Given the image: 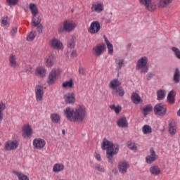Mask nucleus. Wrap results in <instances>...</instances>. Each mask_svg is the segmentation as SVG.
Here are the masks:
<instances>
[{
  "label": "nucleus",
  "instance_id": "1",
  "mask_svg": "<svg viewBox=\"0 0 180 180\" xmlns=\"http://www.w3.org/2000/svg\"><path fill=\"white\" fill-rule=\"evenodd\" d=\"M64 115L70 122L82 123L86 119V107L84 105H79L75 108L68 107L64 110Z\"/></svg>",
  "mask_w": 180,
  "mask_h": 180
},
{
  "label": "nucleus",
  "instance_id": "2",
  "mask_svg": "<svg viewBox=\"0 0 180 180\" xmlns=\"http://www.w3.org/2000/svg\"><path fill=\"white\" fill-rule=\"evenodd\" d=\"M102 150H106V158L108 160V162L113 164V157L119 153V145L113 144L112 141L104 138L101 143Z\"/></svg>",
  "mask_w": 180,
  "mask_h": 180
},
{
  "label": "nucleus",
  "instance_id": "3",
  "mask_svg": "<svg viewBox=\"0 0 180 180\" xmlns=\"http://www.w3.org/2000/svg\"><path fill=\"white\" fill-rule=\"evenodd\" d=\"M136 70L141 74L148 72V58L147 56H142L137 60Z\"/></svg>",
  "mask_w": 180,
  "mask_h": 180
},
{
  "label": "nucleus",
  "instance_id": "4",
  "mask_svg": "<svg viewBox=\"0 0 180 180\" xmlns=\"http://www.w3.org/2000/svg\"><path fill=\"white\" fill-rule=\"evenodd\" d=\"M29 9L31 11V13L32 15V26H37L38 25H40L41 22V19H40V17H36L37 16L39 13V8H37V6L36 4L31 3L29 5Z\"/></svg>",
  "mask_w": 180,
  "mask_h": 180
},
{
  "label": "nucleus",
  "instance_id": "5",
  "mask_svg": "<svg viewBox=\"0 0 180 180\" xmlns=\"http://www.w3.org/2000/svg\"><path fill=\"white\" fill-rule=\"evenodd\" d=\"M77 27V23L71 20H66L63 22V27L58 29L60 33L63 32H72Z\"/></svg>",
  "mask_w": 180,
  "mask_h": 180
},
{
  "label": "nucleus",
  "instance_id": "6",
  "mask_svg": "<svg viewBox=\"0 0 180 180\" xmlns=\"http://www.w3.org/2000/svg\"><path fill=\"white\" fill-rule=\"evenodd\" d=\"M60 74L61 70L60 69H53L48 76L47 83L49 85L54 84V82L58 79V77H60Z\"/></svg>",
  "mask_w": 180,
  "mask_h": 180
},
{
  "label": "nucleus",
  "instance_id": "7",
  "mask_svg": "<svg viewBox=\"0 0 180 180\" xmlns=\"http://www.w3.org/2000/svg\"><path fill=\"white\" fill-rule=\"evenodd\" d=\"M154 113L157 116H165L167 115V106L162 103H159L154 106Z\"/></svg>",
  "mask_w": 180,
  "mask_h": 180
},
{
  "label": "nucleus",
  "instance_id": "8",
  "mask_svg": "<svg viewBox=\"0 0 180 180\" xmlns=\"http://www.w3.org/2000/svg\"><path fill=\"white\" fill-rule=\"evenodd\" d=\"M105 9V5L103 2L96 1L91 4V11L94 13H102Z\"/></svg>",
  "mask_w": 180,
  "mask_h": 180
},
{
  "label": "nucleus",
  "instance_id": "9",
  "mask_svg": "<svg viewBox=\"0 0 180 180\" xmlns=\"http://www.w3.org/2000/svg\"><path fill=\"white\" fill-rule=\"evenodd\" d=\"M49 46L51 49H53L55 50H63L64 49V45H63V42L57 38H53L49 41Z\"/></svg>",
  "mask_w": 180,
  "mask_h": 180
},
{
  "label": "nucleus",
  "instance_id": "10",
  "mask_svg": "<svg viewBox=\"0 0 180 180\" xmlns=\"http://www.w3.org/2000/svg\"><path fill=\"white\" fill-rule=\"evenodd\" d=\"M19 147V141L18 140H8L5 143L6 151H12L16 150Z\"/></svg>",
  "mask_w": 180,
  "mask_h": 180
},
{
  "label": "nucleus",
  "instance_id": "11",
  "mask_svg": "<svg viewBox=\"0 0 180 180\" xmlns=\"http://www.w3.org/2000/svg\"><path fill=\"white\" fill-rule=\"evenodd\" d=\"M44 96V88L43 86L38 84L35 86V98L37 102H41Z\"/></svg>",
  "mask_w": 180,
  "mask_h": 180
},
{
  "label": "nucleus",
  "instance_id": "12",
  "mask_svg": "<svg viewBox=\"0 0 180 180\" xmlns=\"http://www.w3.org/2000/svg\"><path fill=\"white\" fill-rule=\"evenodd\" d=\"M101 30V23L99 21H93L88 28V32L90 34H96Z\"/></svg>",
  "mask_w": 180,
  "mask_h": 180
},
{
  "label": "nucleus",
  "instance_id": "13",
  "mask_svg": "<svg viewBox=\"0 0 180 180\" xmlns=\"http://www.w3.org/2000/svg\"><path fill=\"white\" fill-rule=\"evenodd\" d=\"M150 155H147L146 157V162L147 164H153L154 161H156V160L158 158V155L155 153V150H154L153 148L150 149Z\"/></svg>",
  "mask_w": 180,
  "mask_h": 180
},
{
  "label": "nucleus",
  "instance_id": "14",
  "mask_svg": "<svg viewBox=\"0 0 180 180\" xmlns=\"http://www.w3.org/2000/svg\"><path fill=\"white\" fill-rule=\"evenodd\" d=\"M140 4L141 5H144V6L148 9V11H155L157 9V6L154 4L151 3V0H139Z\"/></svg>",
  "mask_w": 180,
  "mask_h": 180
},
{
  "label": "nucleus",
  "instance_id": "15",
  "mask_svg": "<svg viewBox=\"0 0 180 180\" xmlns=\"http://www.w3.org/2000/svg\"><path fill=\"white\" fill-rule=\"evenodd\" d=\"M105 49H106L105 44H97L96 46L93 48V51L95 56L99 57V56H101L102 53L105 51Z\"/></svg>",
  "mask_w": 180,
  "mask_h": 180
},
{
  "label": "nucleus",
  "instance_id": "16",
  "mask_svg": "<svg viewBox=\"0 0 180 180\" xmlns=\"http://www.w3.org/2000/svg\"><path fill=\"white\" fill-rule=\"evenodd\" d=\"M65 103L69 105H72L75 103V94L74 93H68L63 96Z\"/></svg>",
  "mask_w": 180,
  "mask_h": 180
},
{
  "label": "nucleus",
  "instance_id": "17",
  "mask_svg": "<svg viewBox=\"0 0 180 180\" xmlns=\"http://www.w3.org/2000/svg\"><path fill=\"white\" fill-rule=\"evenodd\" d=\"M33 146L35 148L40 150L46 146V141H44V139H35L33 141Z\"/></svg>",
  "mask_w": 180,
  "mask_h": 180
},
{
  "label": "nucleus",
  "instance_id": "18",
  "mask_svg": "<svg viewBox=\"0 0 180 180\" xmlns=\"http://www.w3.org/2000/svg\"><path fill=\"white\" fill-rule=\"evenodd\" d=\"M117 125L121 129H126L129 127V122H127L126 117H122L118 119L117 121Z\"/></svg>",
  "mask_w": 180,
  "mask_h": 180
},
{
  "label": "nucleus",
  "instance_id": "19",
  "mask_svg": "<svg viewBox=\"0 0 180 180\" xmlns=\"http://www.w3.org/2000/svg\"><path fill=\"white\" fill-rule=\"evenodd\" d=\"M127 168H129V162L122 161L118 163V170L121 174H126L127 172Z\"/></svg>",
  "mask_w": 180,
  "mask_h": 180
},
{
  "label": "nucleus",
  "instance_id": "20",
  "mask_svg": "<svg viewBox=\"0 0 180 180\" xmlns=\"http://www.w3.org/2000/svg\"><path fill=\"white\" fill-rule=\"evenodd\" d=\"M22 133L24 136H32V134H33L32 126H30L29 124H24L22 128Z\"/></svg>",
  "mask_w": 180,
  "mask_h": 180
},
{
  "label": "nucleus",
  "instance_id": "21",
  "mask_svg": "<svg viewBox=\"0 0 180 180\" xmlns=\"http://www.w3.org/2000/svg\"><path fill=\"white\" fill-rule=\"evenodd\" d=\"M173 1L174 0H158L157 6L160 8H167V6H169Z\"/></svg>",
  "mask_w": 180,
  "mask_h": 180
},
{
  "label": "nucleus",
  "instance_id": "22",
  "mask_svg": "<svg viewBox=\"0 0 180 180\" xmlns=\"http://www.w3.org/2000/svg\"><path fill=\"white\" fill-rule=\"evenodd\" d=\"M46 67L47 68H51L54 65V54H51L45 58Z\"/></svg>",
  "mask_w": 180,
  "mask_h": 180
},
{
  "label": "nucleus",
  "instance_id": "23",
  "mask_svg": "<svg viewBox=\"0 0 180 180\" xmlns=\"http://www.w3.org/2000/svg\"><path fill=\"white\" fill-rule=\"evenodd\" d=\"M149 171L152 175L157 176L161 174V169L156 165L151 166Z\"/></svg>",
  "mask_w": 180,
  "mask_h": 180
},
{
  "label": "nucleus",
  "instance_id": "24",
  "mask_svg": "<svg viewBox=\"0 0 180 180\" xmlns=\"http://www.w3.org/2000/svg\"><path fill=\"white\" fill-rule=\"evenodd\" d=\"M35 72L37 77L43 78L44 77H46V72H47V70L44 67H38L37 68Z\"/></svg>",
  "mask_w": 180,
  "mask_h": 180
},
{
  "label": "nucleus",
  "instance_id": "25",
  "mask_svg": "<svg viewBox=\"0 0 180 180\" xmlns=\"http://www.w3.org/2000/svg\"><path fill=\"white\" fill-rule=\"evenodd\" d=\"M109 86L110 89L115 91L118 86H120V82L118 79H113L110 82Z\"/></svg>",
  "mask_w": 180,
  "mask_h": 180
},
{
  "label": "nucleus",
  "instance_id": "26",
  "mask_svg": "<svg viewBox=\"0 0 180 180\" xmlns=\"http://www.w3.org/2000/svg\"><path fill=\"white\" fill-rule=\"evenodd\" d=\"M131 99L133 102V103H135V105H139L140 102H141V97L139 96V94L133 92L131 95Z\"/></svg>",
  "mask_w": 180,
  "mask_h": 180
},
{
  "label": "nucleus",
  "instance_id": "27",
  "mask_svg": "<svg viewBox=\"0 0 180 180\" xmlns=\"http://www.w3.org/2000/svg\"><path fill=\"white\" fill-rule=\"evenodd\" d=\"M169 131L172 135L176 133V127H175V121L174 120H170L169 122Z\"/></svg>",
  "mask_w": 180,
  "mask_h": 180
},
{
  "label": "nucleus",
  "instance_id": "28",
  "mask_svg": "<svg viewBox=\"0 0 180 180\" xmlns=\"http://www.w3.org/2000/svg\"><path fill=\"white\" fill-rule=\"evenodd\" d=\"M10 67L11 68H18V63L16 62V56L13 54L10 55L9 58Z\"/></svg>",
  "mask_w": 180,
  "mask_h": 180
},
{
  "label": "nucleus",
  "instance_id": "29",
  "mask_svg": "<svg viewBox=\"0 0 180 180\" xmlns=\"http://www.w3.org/2000/svg\"><path fill=\"white\" fill-rule=\"evenodd\" d=\"M141 110L143 112V116H147L150 112H153V105H151V104H148L141 108Z\"/></svg>",
  "mask_w": 180,
  "mask_h": 180
},
{
  "label": "nucleus",
  "instance_id": "30",
  "mask_svg": "<svg viewBox=\"0 0 180 180\" xmlns=\"http://www.w3.org/2000/svg\"><path fill=\"white\" fill-rule=\"evenodd\" d=\"M124 64V59L122 58H117L115 59V67L118 71L122 70L123 65Z\"/></svg>",
  "mask_w": 180,
  "mask_h": 180
},
{
  "label": "nucleus",
  "instance_id": "31",
  "mask_svg": "<svg viewBox=\"0 0 180 180\" xmlns=\"http://www.w3.org/2000/svg\"><path fill=\"white\" fill-rule=\"evenodd\" d=\"M104 40L105 41V44L107 45V49L108 50V54H113V44H112L106 36L104 35Z\"/></svg>",
  "mask_w": 180,
  "mask_h": 180
},
{
  "label": "nucleus",
  "instance_id": "32",
  "mask_svg": "<svg viewBox=\"0 0 180 180\" xmlns=\"http://www.w3.org/2000/svg\"><path fill=\"white\" fill-rule=\"evenodd\" d=\"M50 119L52 122V123H59L60 120H61V117H60V115L57 113H53L50 116Z\"/></svg>",
  "mask_w": 180,
  "mask_h": 180
},
{
  "label": "nucleus",
  "instance_id": "33",
  "mask_svg": "<svg viewBox=\"0 0 180 180\" xmlns=\"http://www.w3.org/2000/svg\"><path fill=\"white\" fill-rule=\"evenodd\" d=\"M173 81L174 84H179L180 81V71L179 69L176 68L174 77H173Z\"/></svg>",
  "mask_w": 180,
  "mask_h": 180
},
{
  "label": "nucleus",
  "instance_id": "34",
  "mask_svg": "<svg viewBox=\"0 0 180 180\" xmlns=\"http://www.w3.org/2000/svg\"><path fill=\"white\" fill-rule=\"evenodd\" d=\"M165 99V91L162 89H159L157 91V100L162 101Z\"/></svg>",
  "mask_w": 180,
  "mask_h": 180
},
{
  "label": "nucleus",
  "instance_id": "35",
  "mask_svg": "<svg viewBox=\"0 0 180 180\" xmlns=\"http://www.w3.org/2000/svg\"><path fill=\"white\" fill-rule=\"evenodd\" d=\"M167 102L169 103H175V96L174 95V90H171L167 95Z\"/></svg>",
  "mask_w": 180,
  "mask_h": 180
},
{
  "label": "nucleus",
  "instance_id": "36",
  "mask_svg": "<svg viewBox=\"0 0 180 180\" xmlns=\"http://www.w3.org/2000/svg\"><path fill=\"white\" fill-rule=\"evenodd\" d=\"M64 169V165L56 163L53 165V172H61Z\"/></svg>",
  "mask_w": 180,
  "mask_h": 180
},
{
  "label": "nucleus",
  "instance_id": "37",
  "mask_svg": "<svg viewBox=\"0 0 180 180\" xmlns=\"http://www.w3.org/2000/svg\"><path fill=\"white\" fill-rule=\"evenodd\" d=\"M63 88H72L74 86V82L72 79H70L69 81H66L62 84Z\"/></svg>",
  "mask_w": 180,
  "mask_h": 180
},
{
  "label": "nucleus",
  "instance_id": "38",
  "mask_svg": "<svg viewBox=\"0 0 180 180\" xmlns=\"http://www.w3.org/2000/svg\"><path fill=\"white\" fill-rule=\"evenodd\" d=\"M6 108V105L3 102H0V122H2V120L4 119V114L2 112L5 110V108Z\"/></svg>",
  "mask_w": 180,
  "mask_h": 180
},
{
  "label": "nucleus",
  "instance_id": "39",
  "mask_svg": "<svg viewBox=\"0 0 180 180\" xmlns=\"http://www.w3.org/2000/svg\"><path fill=\"white\" fill-rule=\"evenodd\" d=\"M110 109H111V110H114L117 115H119V113H120V110H122V107L119 105L116 106L113 104L110 105Z\"/></svg>",
  "mask_w": 180,
  "mask_h": 180
},
{
  "label": "nucleus",
  "instance_id": "40",
  "mask_svg": "<svg viewBox=\"0 0 180 180\" xmlns=\"http://www.w3.org/2000/svg\"><path fill=\"white\" fill-rule=\"evenodd\" d=\"M142 131L143 134H148V133H151V131H153V129L150 125H144L142 128Z\"/></svg>",
  "mask_w": 180,
  "mask_h": 180
},
{
  "label": "nucleus",
  "instance_id": "41",
  "mask_svg": "<svg viewBox=\"0 0 180 180\" xmlns=\"http://www.w3.org/2000/svg\"><path fill=\"white\" fill-rule=\"evenodd\" d=\"M171 50H172V51H173V53H174V55L176 56V58L180 60V50H179V49H178L175 46H172L171 48Z\"/></svg>",
  "mask_w": 180,
  "mask_h": 180
},
{
  "label": "nucleus",
  "instance_id": "42",
  "mask_svg": "<svg viewBox=\"0 0 180 180\" xmlns=\"http://www.w3.org/2000/svg\"><path fill=\"white\" fill-rule=\"evenodd\" d=\"M115 95H118V96H124V89H123V88H122V87L115 89Z\"/></svg>",
  "mask_w": 180,
  "mask_h": 180
},
{
  "label": "nucleus",
  "instance_id": "43",
  "mask_svg": "<svg viewBox=\"0 0 180 180\" xmlns=\"http://www.w3.org/2000/svg\"><path fill=\"white\" fill-rule=\"evenodd\" d=\"M8 6H15L19 4V0H6Z\"/></svg>",
  "mask_w": 180,
  "mask_h": 180
},
{
  "label": "nucleus",
  "instance_id": "44",
  "mask_svg": "<svg viewBox=\"0 0 180 180\" xmlns=\"http://www.w3.org/2000/svg\"><path fill=\"white\" fill-rule=\"evenodd\" d=\"M68 47H69V49H74L75 47V41L74 40V38H71L68 40Z\"/></svg>",
  "mask_w": 180,
  "mask_h": 180
},
{
  "label": "nucleus",
  "instance_id": "45",
  "mask_svg": "<svg viewBox=\"0 0 180 180\" xmlns=\"http://www.w3.org/2000/svg\"><path fill=\"white\" fill-rule=\"evenodd\" d=\"M35 37H36V32H31L30 34L27 37V41H32V40H34Z\"/></svg>",
  "mask_w": 180,
  "mask_h": 180
},
{
  "label": "nucleus",
  "instance_id": "46",
  "mask_svg": "<svg viewBox=\"0 0 180 180\" xmlns=\"http://www.w3.org/2000/svg\"><path fill=\"white\" fill-rule=\"evenodd\" d=\"M16 175L18 178L19 180H29V177H27V176L22 174V173H16Z\"/></svg>",
  "mask_w": 180,
  "mask_h": 180
},
{
  "label": "nucleus",
  "instance_id": "47",
  "mask_svg": "<svg viewBox=\"0 0 180 180\" xmlns=\"http://www.w3.org/2000/svg\"><path fill=\"white\" fill-rule=\"evenodd\" d=\"M127 144H128V147L130 150H137V146H136V145H134V142H133L131 141H129Z\"/></svg>",
  "mask_w": 180,
  "mask_h": 180
},
{
  "label": "nucleus",
  "instance_id": "48",
  "mask_svg": "<svg viewBox=\"0 0 180 180\" xmlns=\"http://www.w3.org/2000/svg\"><path fill=\"white\" fill-rule=\"evenodd\" d=\"M94 169L98 171L99 172H105V168L99 164H96L94 166Z\"/></svg>",
  "mask_w": 180,
  "mask_h": 180
},
{
  "label": "nucleus",
  "instance_id": "49",
  "mask_svg": "<svg viewBox=\"0 0 180 180\" xmlns=\"http://www.w3.org/2000/svg\"><path fill=\"white\" fill-rule=\"evenodd\" d=\"M34 27H37V30L38 33H43V25L41 24H38L37 26H34Z\"/></svg>",
  "mask_w": 180,
  "mask_h": 180
},
{
  "label": "nucleus",
  "instance_id": "50",
  "mask_svg": "<svg viewBox=\"0 0 180 180\" xmlns=\"http://www.w3.org/2000/svg\"><path fill=\"white\" fill-rule=\"evenodd\" d=\"M11 36H15L16 33H18V27H13L12 30H11Z\"/></svg>",
  "mask_w": 180,
  "mask_h": 180
},
{
  "label": "nucleus",
  "instance_id": "51",
  "mask_svg": "<svg viewBox=\"0 0 180 180\" xmlns=\"http://www.w3.org/2000/svg\"><path fill=\"white\" fill-rule=\"evenodd\" d=\"M1 25L6 26L8 25V17H4L1 19Z\"/></svg>",
  "mask_w": 180,
  "mask_h": 180
},
{
  "label": "nucleus",
  "instance_id": "52",
  "mask_svg": "<svg viewBox=\"0 0 180 180\" xmlns=\"http://www.w3.org/2000/svg\"><path fill=\"white\" fill-rule=\"evenodd\" d=\"M153 77H154V73H153L152 72H150L146 75V79L148 81H150V79H151Z\"/></svg>",
  "mask_w": 180,
  "mask_h": 180
},
{
  "label": "nucleus",
  "instance_id": "53",
  "mask_svg": "<svg viewBox=\"0 0 180 180\" xmlns=\"http://www.w3.org/2000/svg\"><path fill=\"white\" fill-rule=\"evenodd\" d=\"M79 73L81 74L82 75H84V74H85V69L82 67H79Z\"/></svg>",
  "mask_w": 180,
  "mask_h": 180
},
{
  "label": "nucleus",
  "instance_id": "54",
  "mask_svg": "<svg viewBox=\"0 0 180 180\" xmlns=\"http://www.w3.org/2000/svg\"><path fill=\"white\" fill-rule=\"evenodd\" d=\"M25 72L27 74H30V72H32V68H29L28 69H26Z\"/></svg>",
  "mask_w": 180,
  "mask_h": 180
},
{
  "label": "nucleus",
  "instance_id": "55",
  "mask_svg": "<svg viewBox=\"0 0 180 180\" xmlns=\"http://www.w3.org/2000/svg\"><path fill=\"white\" fill-rule=\"evenodd\" d=\"M96 160H98V161H101V155L96 154Z\"/></svg>",
  "mask_w": 180,
  "mask_h": 180
},
{
  "label": "nucleus",
  "instance_id": "56",
  "mask_svg": "<svg viewBox=\"0 0 180 180\" xmlns=\"http://www.w3.org/2000/svg\"><path fill=\"white\" fill-rule=\"evenodd\" d=\"M71 56L72 57H77V53L76 52H72V53H71Z\"/></svg>",
  "mask_w": 180,
  "mask_h": 180
},
{
  "label": "nucleus",
  "instance_id": "57",
  "mask_svg": "<svg viewBox=\"0 0 180 180\" xmlns=\"http://www.w3.org/2000/svg\"><path fill=\"white\" fill-rule=\"evenodd\" d=\"M62 134L65 135V129L62 130Z\"/></svg>",
  "mask_w": 180,
  "mask_h": 180
},
{
  "label": "nucleus",
  "instance_id": "58",
  "mask_svg": "<svg viewBox=\"0 0 180 180\" xmlns=\"http://www.w3.org/2000/svg\"><path fill=\"white\" fill-rule=\"evenodd\" d=\"M177 115L180 117V109L177 111Z\"/></svg>",
  "mask_w": 180,
  "mask_h": 180
}]
</instances>
